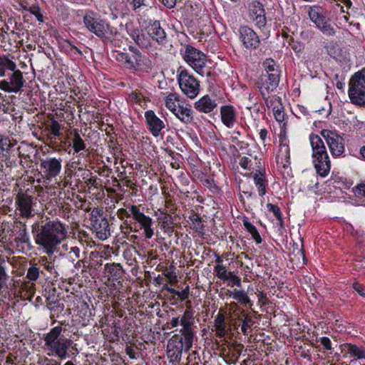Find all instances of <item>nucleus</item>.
Segmentation results:
<instances>
[{
	"mask_svg": "<svg viewBox=\"0 0 365 365\" xmlns=\"http://www.w3.org/2000/svg\"><path fill=\"white\" fill-rule=\"evenodd\" d=\"M13 73L7 80L0 81V89L8 93H18L24 85V80L22 72L14 68L10 70Z\"/></svg>",
	"mask_w": 365,
	"mask_h": 365,
	"instance_id": "11",
	"label": "nucleus"
},
{
	"mask_svg": "<svg viewBox=\"0 0 365 365\" xmlns=\"http://www.w3.org/2000/svg\"><path fill=\"white\" fill-rule=\"evenodd\" d=\"M73 148L75 153H79L86 148L84 140L81 137L77 129L73 130Z\"/></svg>",
	"mask_w": 365,
	"mask_h": 365,
	"instance_id": "40",
	"label": "nucleus"
},
{
	"mask_svg": "<svg viewBox=\"0 0 365 365\" xmlns=\"http://www.w3.org/2000/svg\"><path fill=\"white\" fill-rule=\"evenodd\" d=\"M265 72L263 73H267L268 75L277 74L279 76V71L277 63L271 58L266 59L263 63Z\"/></svg>",
	"mask_w": 365,
	"mask_h": 365,
	"instance_id": "38",
	"label": "nucleus"
},
{
	"mask_svg": "<svg viewBox=\"0 0 365 365\" xmlns=\"http://www.w3.org/2000/svg\"><path fill=\"white\" fill-rule=\"evenodd\" d=\"M184 61L198 74L204 76L207 59L206 55L191 45H186L182 53Z\"/></svg>",
	"mask_w": 365,
	"mask_h": 365,
	"instance_id": "7",
	"label": "nucleus"
},
{
	"mask_svg": "<svg viewBox=\"0 0 365 365\" xmlns=\"http://www.w3.org/2000/svg\"><path fill=\"white\" fill-rule=\"evenodd\" d=\"M44 296L46 299L47 307L53 309L56 304L59 302V293L58 290L51 286L46 287L44 290Z\"/></svg>",
	"mask_w": 365,
	"mask_h": 365,
	"instance_id": "29",
	"label": "nucleus"
},
{
	"mask_svg": "<svg viewBox=\"0 0 365 365\" xmlns=\"http://www.w3.org/2000/svg\"><path fill=\"white\" fill-rule=\"evenodd\" d=\"M348 95L352 104L365 107V68L351 76Z\"/></svg>",
	"mask_w": 365,
	"mask_h": 365,
	"instance_id": "5",
	"label": "nucleus"
},
{
	"mask_svg": "<svg viewBox=\"0 0 365 365\" xmlns=\"http://www.w3.org/2000/svg\"><path fill=\"white\" fill-rule=\"evenodd\" d=\"M242 331L245 334H247V329L253 325V321H242Z\"/></svg>",
	"mask_w": 365,
	"mask_h": 365,
	"instance_id": "60",
	"label": "nucleus"
},
{
	"mask_svg": "<svg viewBox=\"0 0 365 365\" xmlns=\"http://www.w3.org/2000/svg\"><path fill=\"white\" fill-rule=\"evenodd\" d=\"M240 39L243 46L248 49H255L259 45V38L251 28L244 26L239 29Z\"/></svg>",
	"mask_w": 365,
	"mask_h": 365,
	"instance_id": "15",
	"label": "nucleus"
},
{
	"mask_svg": "<svg viewBox=\"0 0 365 365\" xmlns=\"http://www.w3.org/2000/svg\"><path fill=\"white\" fill-rule=\"evenodd\" d=\"M177 296L180 297L181 301L185 300L189 297V287L187 286L185 289L182 291H178Z\"/></svg>",
	"mask_w": 365,
	"mask_h": 365,
	"instance_id": "57",
	"label": "nucleus"
},
{
	"mask_svg": "<svg viewBox=\"0 0 365 365\" xmlns=\"http://www.w3.org/2000/svg\"><path fill=\"white\" fill-rule=\"evenodd\" d=\"M180 120L184 123H190L192 120V111L190 108L183 106H178L175 113H173Z\"/></svg>",
	"mask_w": 365,
	"mask_h": 365,
	"instance_id": "30",
	"label": "nucleus"
},
{
	"mask_svg": "<svg viewBox=\"0 0 365 365\" xmlns=\"http://www.w3.org/2000/svg\"><path fill=\"white\" fill-rule=\"evenodd\" d=\"M163 217H161L162 222L163 224L170 225L172 222V217L169 214L163 213Z\"/></svg>",
	"mask_w": 365,
	"mask_h": 365,
	"instance_id": "63",
	"label": "nucleus"
},
{
	"mask_svg": "<svg viewBox=\"0 0 365 365\" xmlns=\"http://www.w3.org/2000/svg\"><path fill=\"white\" fill-rule=\"evenodd\" d=\"M214 272L216 274V276L220 279L221 280H224L225 281L226 280V273H227V269H226V267L222 265V264H217L214 267Z\"/></svg>",
	"mask_w": 365,
	"mask_h": 365,
	"instance_id": "49",
	"label": "nucleus"
},
{
	"mask_svg": "<svg viewBox=\"0 0 365 365\" xmlns=\"http://www.w3.org/2000/svg\"><path fill=\"white\" fill-rule=\"evenodd\" d=\"M353 289L357 292L361 296H362L364 298H365V290L364 286L359 283V282H354L352 284Z\"/></svg>",
	"mask_w": 365,
	"mask_h": 365,
	"instance_id": "55",
	"label": "nucleus"
},
{
	"mask_svg": "<svg viewBox=\"0 0 365 365\" xmlns=\"http://www.w3.org/2000/svg\"><path fill=\"white\" fill-rule=\"evenodd\" d=\"M342 353H345L350 358L356 359H365V349L362 346H357L351 343H345L341 346Z\"/></svg>",
	"mask_w": 365,
	"mask_h": 365,
	"instance_id": "26",
	"label": "nucleus"
},
{
	"mask_svg": "<svg viewBox=\"0 0 365 365\" xmlns=\"http://www.w3.org/2000/svg\"><path fill=\"white\" fill-rule=\"evenodd\" d=\"M309 141L317 173L322 177H326L330 172L331 162L324 143L321 137L315 134L309 135Z\"/></svg>",
	"mask_w": 365,
	"mask_h": 365,
	"instance_id": "3",
	"label": "nucleus"
},
{
	"mask_svg": "<svg viewBox=\"0 0 365 365\" xmlns=\"http://www.w3.org/2000/svg\"><path fill=\"white\" fill-rule=\"evenodd\" d=\"M177 81L180 91L188 98L193 99L200 93V81L186 68L180 66L178 69Z\"/></svg>",
	"mask_w": 365,
	"mask_h": 365,
	"instance_id": "4",
	"label": "nucleus"
},
{
	"mask_svg": "<svg viewBox=\"0 0 365 365\" xmlns=\"http://www.w3.org/2000/svg\"><path fill=\"white\" fill-rule=\"evenodd\" d=\"M131 208L132 205L129 206L128 209L120 208L118 210L117 215L120 219H124L125 217H133V214H131Z\"/></svg>",
	"mask_w": 365,
	"mask_h": 365,
	"instance_id": "52",
	"label": "nucleus"
},
{
	"mask_svg": "<svg viewBox=\"0 0 365 365\" xmlns=\"http://www.w3.org/2000/svg\"><path fill=\"white\" fill-rule=\"evenodd\" d=\"M36 292V284L31 281H24L20 283L19 293L25 300H31Z\"/></svg>",
	"mask_w": 365,
	"mask_h": 365,
	"instance_id": "28",
	"label": "nucleus"
},
{
	"mask_svg": "<svg viewBox=\"0 0 365 365\" xmlns=\"http://www.w3.org/2000/svg\"><path fill=\"white\" fill-rule=\"evenodd\" d=\"M243 225L247 230V231L252 235L253 240L256 242L257 244H261L262 242V239L258 232L255 226H254L247 218H245L243 220Z\"/></svg>",
	"mask_w": 365,
	"mask_h": 365,
	"instance_id": "36",
	"label": "nucleus"
},
{
	"mask_svg": "<svg viewBox=\"0 0 365 365\" xmlns=\"http://www.w3.org/2000/svg\"><path fill=\"white\" fill-rule=\"evenodd\" d=\"M86 183L88 186L94 187L96 188L98 187V179L96 176H93L88 179Z\"/></svg>",
	"mask_w": 365,
	"mask_h": 365,
	"instance_id": "59",
	"label": "nucleus"
},
{
	"mask_svg": "<svg viewBox=\"0 0 365 365\" xmlns=\"http://www.w3.org/2000/svg\"><path fill=\"white\" fill-rule=\"evenodd\" d=\"M83 22L85 27L98 38L101 39L107 38L110 25L96 12L87 11L83 16Z\"/></svg>",
	"mask_w": 365,
	"mask_h": 365,
	"instance_id": "6",
	"label": "nucleus"
},
{
	"mask_svg": "<svg viewBox=\"0 0 365 365\" xmlns=\"http://www.w3.org/2000/svg\"><path fill=\"white\" fill-rule=\"evenodd\" d=\"M50 130L51 133L55 137H58L61 135L60 124L55 120H52L51 123Z\"/></svg>",
	"mask_w": 365,
	"mask_h": 365,
	"instance_id": "51",
	"label": "nucleus"
},
{
	"mask_svg": "<svg viewBox=\"0 0 365 365\" xmlns=\"http://www.w3.org/2000/svg\"><path fill=\"white\" fill-rule=\"evenodd\" d=\"M321 135L326 140L332 156H341L345 151L344 138L336 132L330 130H322Z\"/></svg>",
	"mask_w": 365,
	"mask_h": 365,
	"instance_id": "9",
	"label": "nucleus"
},
{
	"mask_svg": "<svg viewBox=\"0 0 365 365\" xmlns=\"http://www.w3.org/2000/svg\"><path fill=\"white\" fill-rule=\"evenodd\" d=\"M239 165L242 169L252 173L262 167L261 159H258L257 156H252V155L240 157Z\"/></svg>",
	"mask_w": 365,
	"mask_h": 365,
	"instance_id": "25",
	"label": "nucleus"
},
{
	"mask_svg": "<svg viewBox=\"0 0 365 365\" xmlns=\"http://www.w3.org/2000/svg\"><path fill=\"white\" fill-rule=\"evenodd\" d=\"M132 6L133 10L135 11H138L143 7L152 8L153 1L152 0H128Z\"/></svg>",
	"mask_w": 365,
	"mask_h": 365,
	"instance_id": "42",
	"label": "nucleus"
},
{
	"mask_svg": "<svg viewBox=\"0 0 365 365\" xmlns=\"http://www.w3.org/2000/svg\"><path fill=\"white\" fill-rule=\"evenodd\" d=\"M259 134L260 139L264 143L267 139L268 130L266 128L261 129Z\"/></svg>",
	"mask_w": 365,
	"mask_h": 365,
	"instance_id": "64",
	"label": "nucleus"
},
{
	"mask_svg": "<svg viewBox=\"0 0 365 365\" xmlns=\"http://www.w3.org/2000/svg\"><path fill=\"white\" fill-rule=\"evenodd\" d=\"M145 118L148 130L154 137H158L165 127V123L152 110L145 112Z\"/></svg>",
	"mask_w": 365,
	"mask_h": 365,
	"instance_id": "17",
	"label": "nucleus"
},
{
	"mask_svg": "<svg viewBox=\"0 0 365 365\" xmlns=\"http://www.w3.org/2000/svg\"><path fill=\"white\" fill-rule=\"evenodd\" d=\"M263 99L266 106L269 108H272V110L278 107L282 106L281 98L275 95L272 96H269V95L265 96V97H263Z\"/></svg>",
	"mask_w": 365,
	"mask_h": 365,
	"instance_id": "41",
	"label": "nucleus"
},
{
	"mask_svg": "<svg viewBox=\"0 0 365 365\" xmlns=\"http://www.w3.org/2000/svg\"><path fill=\"white\" fill-rule=\"evenodd\" d=\"M106 218L103 217V210L100 207H94L90 214V221L91 224L94 223L95 222H98L101 220V219Z\"/></svg>",
	"mask_w": 365,
	"mask_h": 365,
	"instance_id": "47",
	"label": "nucleus"
},
{
	"mask_svg": "<svg viewBox=\"0 0 365 365\" xmlns=\"http://www.w3.org/2000/svg\"><path fill=\"white\" fill-rule=\"evenodd\" d=\"M35 263L39 267L40 269H41V268H43L50 274L55 273L54 263L53 262L51 261L48 258V257L41 256L39 258H38V261L35 262Z\"/></svg>",
	"mask_w": 365,
	"mask_h": 365,
	"instance_id": "35",
	"label": "nucleus"
},
{
	"mask_svg": "<svg viewBox=\"0 0 365 365\" xmlns=\"http://www.w3.org/2000/svg\"><path fill=\"white\" fill-rule=\"evenodd\" d=\"M354 196L365 205V179L352 188Z\"/></svg>",
	"mask_w": 365,
	"mask_h": 365,
	"instance_id": "39",
	"label": "nucleus"
},
{
	"mask_svg": "<svg viewBox=\"0 0 365 365\" xmlns=\"http://www.w3.org/2000/svg\"><path fill=\"white\" fill-rule=\"evenodd\" d=\"M180 96L176 93H170L165 99V107L172 113H175L178 108L177 103L180 102Z\"/></svg>",
	"mask_w": 365,
	"mask_h": 365,
	"instance_id": "33",
	"label": "nucleus"
},
{
	"mask_svg": "<svg viewBox=\"0 0 365 365\" xmlns=\"http://www.w3.org/2000/svg\"><path fill=\"white\" fill-rule=\"evenodd\" d=\"M62 158L55 157H46L40 159V169L42 176L47 180H51L56 178L62 170Z\"/></svg>",
	"mask_w": 365,
	"mask_h": 365,
	"instance_id": "10",
	"label": "nucleus"
},
{
	"mask_svg": "<svg viewBox=\"0 0 365 365\" xmlns=\"http://www.w3.org/2000/svg\"><path fill=\"white\" fill-rule=\"evenodd\" d=\"M16 240L24 244H29L30 242V237L26 230V226L25 224L22 225L19 231L18 235L16 237Z\"/></svg>",
	"mask_w": 365,
	"mask_h": 365,
	"instance_id": "45",
	"label": "nucleus"
},
{
	"mask_svg": "<svg viewBox=\"0 0 365 365\" xmlns=\"http://www.w3.org/2000/svg\"><path fill=\"white\" fill-rule=\"evenodd\" d=\"M279 141V148L276 157L277 164L279 168L287 169L291 164L288 140L285 135H281Z\"/></svg>",
	"mask_w": 365,
	"mask_h": 365,
	"instance_id": "16",
	"label": "nucleus"
},
{
	"mask_svg": "<svg viewBox=\"0 0 365 365\" xmlns=\"http://www.w3.org/2000/svg\"><path fill=\"white\" fill-rule=\"evenodd\" d=\"M71 346V340L61 339L57 340V342L49 347L51 350L61 359H65L67 355V351Z\"/></svg>",
	"mask_w": 365,
	"mask_h": 365,
	"instance_id": "27",
	"label": "nucleus"
},
{
	"mask_svg": "<svg viewBox=\"0 0 365 365\" xmlns=\"http://www.w3.org/2000/svg\"><path fill=\"white\" fill-rule=\"evenodd\" d=\"M254 183L257 188L259 195L264 196L267 193V187L268 185L267 180L266 178L265 170L263 167L256 170L253 173Z\"/></svg>",
	"mask_w": 365,
	"mask_h": 365,
	"instance_id": "22",
	"label": "nucleus"
},
{
	"mask_svg": "<svg viewBox=\"0 0 365 365\" xmlns=\"http://www.w3.org/2000/svg\"><path fill=\"white\" fill-rule=\"evenodd\" d=\"M234 299L241 302L243 304H248L250 303V299L247 296V294L244 290L234 289L232 293Z\"/></svg>",
	"mask_w": 365,
	"mask_h": 365,
	"instance_id": "43",
	"label": "nucleus"
},
{
	"mask_svg": "<svg viewBox=\"0 0 365 365\" xmlns=\"http://www.w3.org/2000/svg\"><path fill=\"white\" fill-rule=\"evenodd\" d=\"M161 2L168 9H173L175 6L177 0H161Z\"/></svg>",
	"mask_w": 365,
	"mask_h": 365,
	"instance_id": "61",
	"label": "nucleus"
},
{
	"mask_svg": "<svg viewBox=\"0 0 365 365\" xmlns=\"http://www.w3.org/2000/svg\"><path fill=\"white\" fill-rule=\"evenodd\" d=\"M267 207L269 212H272L274 214L276 218L279 221L280 225L282 226L283 219L280 208L277 205L272 203H268L267 205Z\"/></svg>",
	"mask_w": 365,
	"mask_h": 365,
	"instance_id": "48",
	"label": "nucleus"
},
{
	"mask_svg": "<svg viewBox=\"0 0 365 365\" xmlns=\"http://www.w3.org/2000/svg\"><path fill=\"white\" fill-rule=\"evenodd\" d=\"M222 123L227 128H232L236 122V111L232 106H222L220 108Z\"/></svg>",
	"mask_w": 365,
	"mask_h": 365,
	"instance_id": "24",
	"label": "nucleus"
},
{
	"mask_svg": "<svg viewBox=\"0 0 365 365\" xmlns=\"http://www.w3.org/2000/svg\"><path fill=\"white\" fill-rule=\"evenodd\" d=\"M16 68V63L6 56H0V76H6V69L14 70Z\"/></svg>",
	"mask_w": 365,
	"mask_h": 365,
	"instance_id": "37",
	"label": "nucleus"
},
{
	"mask_svg": "<svg viewBox=\"0 0 365 365\" xmlns=\"http://www.w3.org/2000/svg\"><path fill=\"white\" fill-rule=\"evenodd\" d=\"M70 258L74 261L80 257V249L78 247H72L68 252Z\"/></svg>",
	"mask_w": 365,
	"mask_h": 365,
	"instance_id": "54",
	"label": "nucleus"
},
{
	"mask_svg": "<svg viewBox=\"0 0 365 365\" xmlns=\"http://www.w3.org/2000/svg\"><path fill=\"white\" fill-rule=\"evenodd\" d=\"M257 295L258 299V303L260 305H265L268 303V299L266 293H264L263 292H259V293H257Z\"/></svg>",
	"mask_w": 365,
	"mask_h": 365,
	"instance_id": "56",
	"label": "nucleus"
},
{
	"mask_svg": "<svg viewBox=\"0 0 365 365\" xmlns=\"http://www.w3.org/2000/svg\"><path fill=\"white\" fill-rule=\"evenodd\" d=\"M239 190L245 195L248 200L255 199L257 197L256 194L253 192L252 187L248 186L244 182H240L239 183Z\"/></svg>",
	"mask_w": 365,
	"mask_h": 365,
	"instance_id": "44",
	"label": "nucleus"
},
{
	"mask_svg": "<svg viewBox=\"0 0 365 365\" xmlns=\"http://www.w3.org/2000/svg\"><path fill=\"white\" fill-rule=\"evenodd\" d=\"M91 226L99 240H105L110 236V229L107 218L101 219V220L91 224Z\"/></svg>",
	"mask_w": 365,
	"mask_h": 365,
	"instance_id": "21",
	"label": "nucleus"
},
{
	"mask_svg": "<svg viewBox=\"0 0 365 365\" xmlns=\"http://www.w3.org/2000/svg\"><path fill=\"white\" fill-rule=\"evenodd\" d=\"M62 331L61 326H57L53 328L44 337L45 344L50 347L59 339L60 334Z\"/></svg>",
	"mask_w": 365,
	"mask_h": 365,
	"instance_id": "32",
	"label": "nucleus"
},
{
	"mask_svg": "<svg viewBox=\"0 0 365 365\" xmlns=\"http://www.w3.org/2000/svg\"><path fill=\"white\" fill-rule=\"evenodd\" d=\"M308 15L310 20L326 36H334L336 33L334 28L326 19V11L317 6L309 9Z\"/></svg>",
	"mask_w": 365,
	"mask_h": 365,
	"instance_id": "8",
	"label": "nucleus"
},
{
	"mask_svg": "<svg viewBox=\"0 0 365 365\" xmlns=\"http://www.w3.org/2000/svg\"><path fill=\"white\" fill-rule=\"evenodd\" d=\"M319 341L325 350L332 351V349H333L332 343L329 338H328L327 336L321 337L319 339Z\"/></svg>",
	"mask_w": 365,
	"mask_h": 365,
	"instance_id": "53",
	"label": "nucleus"
},
{
	"mask_svg": "<svg viewBox=\"0 0 365 365\" xmlns=\"http://www.w3.org/2000/svg\"><path fill=\"white\" fill-rule=\"evenodd\" d=\"M131 214H133V219L140 225V229L143 230V234L146 239H150L154 235V230L152 228L153 221L151 217L145 215L140 210L137 205H132Z\"/></svg>",
	"mask_w": 365,
	"mask_h": 365,
	"instance_id": "12",
	"label": "nucleus"
},
{
	"mask_svg": "<svg viewBox=\"0 0 365 365\" xmlns=\"http://www.w3.org/2000/svg\"><path fill=\"white\" fill-rule=\"evenodd\" d=\"M214 327L219 336H225L228 331L225 321H214Z\"/></svg>",
	"mask_w": 365,
	"mask_h": 365,
	"instance_id": "46",
	"label": "nucleus"
},
{
	"mask_svg": "<svg viewBox=\"0 0 365 365\" xmlns=\"http://www.w3.org/2000/svg\"><path fill=\"white\" fill-rule=\"evenodd\" d=\"M279 83V76L277 74L268 75L262 73L258 81L257 87L262 97L268 96L270 93L274 91Z\"/></svg>",
	"mask_w": 365,
	"mask_h": 365,
	"instance_id": "14",
	"label": "nucleus"
},
{
	"mask_svg": "<svg viewBox=\"0 0 365 365\" xmlns=\"http://www.w3.org/2000/svg\"><path fill=\"white\" fill-rule=\"evenodd\" d=\"M32 232L36 245L47 255L57 252L58 246L68 235L66 225L58 219L48 220L41 226L33 225Z\"/></svg>",
	"mask_w": 365,
	"mask_h": 365,
	"instance_id": "1",
	"label": "nucleus"
},
{
	"mask_svg": "<svg viewBox=\"0 0 365 365\" xmlns=\"http://www.w3.org/2000/svg\"><path fill=\"white\" fill-rule=\"evenodd\" d=\"M180 321H171L173 327L178 325ZM182 328L181 334H175L168 341L167 346L168 357L172 362H179L182 351H187L192 346L193 334L190 321H180Z\"/></svg>",
	"mask_w": 365,
	"mask_h": 365,
	"instance_id": "2",
	"label": "nucleus"
},
{
	"mask_svg": "<svg viewBox=\"0 0 365 365\" xmlns=\"http://www.w3.org/2000/svg\"><path fill=\"white\" fill-rule=\"evenodd\" d=\"M15 204L17 215H19L22 218L28 220L34 217V200L31 196L26 194H18Z\"/></svg>",
	"mask_w": 365,
	"mask_h": 365,
	"instance_id": "13",
	"label": "nucleus"
},
{
	"mask_svg": "<svg viewBox=\"0 0 365 365\" xmlns=\"http://www.w3.org/2000/svg\"><path fill=\"white\" fill-rule=\"evenodd\" d=\"M165 276L169 280L170 283L177 282V275L173 272H168L165 274Z\"/></svg>",
	"mask_w": 365,
	"mask_h": 365,
	"instance_id": "62",
	"label": "nucleus"
},
{
	"mask_svg": "<svg viewBox=\"0 0 365 365\" xmlns=\"http://www.w3.org/2000/svg\"><path fill=\"white\" fill-rule=\"evenodd\" d=\"M30 267L28 268L26 275V279L31 282H36L40 277V276L45 275L43 269H40L39 267L35 263V261H31Z\"/></svg>",
	"mask_w": 365,
	"mask_h": 365,
	"instance_id": "31",
	"label": "nucleus"
},
{
	"mask_svg": "<svg viewBox=\"0 0 365 365\" xmlns=\"http://www.w3.org/2000/svg\"><path fill=\"white\" fill-rule=\"evenodd\" d=\"M116 60L126 68L136 69L141 65L142 56L140 51L135 49L131 56L127 53H118Z\"/></svg>",
	"mask_w": 365,
	"mask_h": 365,
	"instance_id": "18",
	"label": "nucleus"
},
{
	"mask_svg": "<svg viewBox=\"0 0 365 365\" xmlns=\"http://www.w3.org/2000/svg\"><path fill=\"white\" fill-rule=\"evenodd\" d=\"M250 16L259 28L266 25L267 19L263 5L257 1H252L249 6Z\"/></svg>",
	"mask_w": 365,
	"mask_h": 365,
	"instance_id": "19",
	"label": "nucleus"
},
{
	"mask_svg": "<svg viewBox=\"0 0 365 365\" xmlns=\"http://www.w3.org/2000/svg\"><path fill=\"white\" fill-rule=\"evenodd\" d=\"M274 118L275 120L279 123H283V127L286 125L285 123V119H286V114L285 112L283 111L282 113H274Z\"/></svg>",
	"mask_w": 365,
	"mask_h": 365,
	"instance_id": "58",
	"label": "nucleus"
},
{
	"mask_svg": "<svg viewBox=\"0 0 365 365\" xmlns=\"http://www.w3.org/2000/svg\"><path fill=\"white\" fill-rule=\"evenodd\" d=\"M146 29L148 36L159 44L163 45L167 42L166 33L161 27L159 21L150 20Z\"/></svg>",
	"mask_w": 365,
	"mask_h": 365,
	"instance_id": "20",
	"label": "nucleus"
},
{
	"mask_svg": "<svg viewBox=\"0 0 365 365\" xmlns=\"http://www.w3.org/2000/svg\"><path fill=\"white\" fill-rule=\"evenodd\" d=\"M133 40L140 47L147 48L150 46L149 38L142 31L136 30L134 31L131 34Z\"/></svg>",
	"mask_w": 365,
	"mask_h": 365,
	"instance_id": "34",
	"label": "nucleus"
},
{
	"mask_svg": "<svg viewBox=\"0 0 365 365\" xmlns=\"http://www.w3.org/2000/svg\"><path fill=\"white\" fill-rule=\"evenodd\" d=\"M29 11H30V13L31 14L35 16V17L37 19V20L38 21H40V22L43 21V16L41 12V9L38 6L33 5L29 8Z\"/></svg>",
	"mask_w": 365,
	"mask_h": 365,
	"instance_id": "50",
	"label": "nucleus"
},
{
	"mask_svg": "<svg viewBox=\"0 0 365 365\" xmlns=\"http://www.w3.org/2000/svg\"><path fill=\"white\" fill-rule=\"evenodd\" d=\"M217 106L216 101L212 99L209 95L203 96L195 103V108L204 113H210Z\"/></svg>",
	"mask_w": 365,
	"mask_h": 365,
	"instance_id": "23",
	"label": "nucleus"
}]
</instances>
